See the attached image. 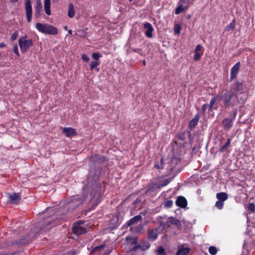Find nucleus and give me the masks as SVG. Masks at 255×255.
<instances>
[{
	"instance_id": "nucleus-1",
	"label": "nucleus",
	"mask_w": 255,
	"mask_h": 255,
	"mask_svg": "<svg viewBox=\"0 0 255 255\" xmlns=\"http://www.w3.org/2000/svg\"><path fill=\"white\" fill-rule=\"evenodd\" d=\"M247 98V95L241 96L235 95L230 90L229 91H223L222 95L219 96L220 100L223 102V105L225 107L230 106L242 107L246 103Z\"/></svg>"
},
{
	"instance_id": "nucleus-2",
	"label": "nucleus",
	"mask_w": 255,
	"mask_h": 255,
	"mask_svg": "<svg viewBox=\"0 0 255 255\" xmlns=\"http://www.w3.org/2000/svg\"><path fill=\"white\" fill-rule=\"evenodd\" d=\"M36 29L40 32L46 34L57 35L58 31L56 27L47 23L38 22L36 24Z\"/></svg>"
},
{
	"instance_id": "nucleus-3",
	"label": "nucleus",
	"mask_w": 255,
	"mask_h": 255,
	"mask_svg": "<svg viewBox=\"0 0 255 255\" xmlns=\"http://www.w3.org/2000/svg\"><path fill=\"white\" fill-rule=\"evenodd\" d=\"M85 222L83 220H79L74 222L73 227V233L77 236H80L86 234L89 230L87 225H85Z\"/></svg>"
},
{
	"instance_id": "nucleus-4",
	"label": "nucleus",
	"mask_w": 255,
	"mask_h": 255,
	"mask_svg": "<svg viewBox=\"0 0 255 255\" xmlns=\"http://www.w3.org/2000/svg\"><path fill=\"white\" fill-rule=\"evenodd\" d=\"M27 35L21 37L18 40V44L21 53H25L33 45L32 39H26Z\"/></svg>"
},
{
	"instance_id": "nucleus-5",
	"label": "nucleus",
	"mask_w": 255,
	"mask_h": 255,
	"mask_svg": "<svg viewBox=\"0 0 255 255\" xmlns=\"http://www.w3.org/2000/svg\"><path fill=\"white\" fill-rule=\"evenodd\" d=\"M230 90L232 91L235 95H239V96L247 95L245 92V86L244 84L238 81H235L232 85Z\"/></svg>"
},
{
	"instance_id": "nucleus-6",
	"label": "nucleus",
	"mask_w": 255,
	"mask_h": 255,
	"mask_svg": "<svg viewBox=\"0 0 255 255\" xmlns=\"http://www.w3.org/2000/svg\"><path fill=\"white\" fill-rule=\"evenodd\" d=\"M218 200L215 203V207L219 210H222L224 205V202L228 198V195L226 192H220L216 194Z\"/></svg>"
},
{
	"instance_id": "nucleus-7",
	"label": "nucleus",
	"mask_w": 255,
	"mask_h": 255,
	"mask_svg": "<svg viewBox=\"0 0 255 255\" xmlns=\"http://www.w3.org/2000/svg\"><path fill=\"white\" fill-rule=\"evenodd\" d=\"M150 247V243L146 241H142L140 244L133 246L130 248V251L132 252L135 251L137 250H140L141 251H145L148 250Z\"/></svg>"
},
{
	"instance_id": "nucleus-8",
	"label": "nucleus",
	"mask_w": 255,
	"mask_h": 255,
	"mask_svg": "<svg viewBox=\"0 0 255 255\" xmlns=\"http://www.w3.org/2000/svg\"><path fill=\"white\" fill-rule=\"evenodd\" d=\"M171 225H175L179 230L181 229L182 228V225L180 221L173 217L169 218L167 221L163 223V226L164 228H169Z\"/></svg>"
},
{
	"instance_id": "nucleus-9",
	"label": "nucleus",
	"mask_w": 255,
	"mask_h": 255,
	"mask_svg": "<svg viewBox=\"0 0 255 255\" xmlns=\"http://www.w3.org/2000/svg\"><path fill=\"white\" fill-rule=\"evenodd\" d=\"M25 8L27 20L28 22H30L31 20L32 13V6L30 0H25Z\"/></svg>"
},
{
	"instance_id": "nucleus-10",
	"label": "nucleus",
	"mask_w": 255,
	"mask_h": 255,
	"mask_svg": "<svg viewBox=\"0 0 255 255\" xmlns=\"http://www.w3.org/2000/svg\"><path fill=\"white\" fill-rule=\"evenodd\" d=\"M143 27L146 29L144 33L145 35L148 38H152L153 36L152 32L154 31L152 24L148 22H145L143 23Z\"/></svg>"
},
{
	"instance_id": "nucleus-11",
	"label": "nucleus",
	"mask_w": 255,
	"mask_h": 255,
	"mask_svg": "<svg viewBox=\"0 0 255 255\" xmlns=\"http://www.w3.org/2000/svg\"><path fill=\"white\" fill-rule=\"evenodd\" d=\"M240 68V62H238L235 64L231 69V76L230 82L232 81L237 75Z\"/></svg>"
},
{
	"instance_id": "nucleus-12",
	"label": "nucleus",
	"mask_w": 255,
	"mask_h": 255,
	"mask_svg": "<svg viewBox=\"0 0 255 255\" xmlns=\"http://www.w3.org/2000/svg\"><path fill=\"white\" fill-rule=\"evenodd\" d=\"M102 171V166L98 167L95 170L93 168L91 169L89 172V174L92 176L93 180H96L98 179L101 176Z\"/></svg>"
},
{
	"instance_id": "nucleus-13",
	"label": "nucleus",
	"mask_w": 255,
	"mask_h": 255,
	"mask_svg": "<svg viewBox=\"0 0 255 255\" xmlns=\"http://www.w3.org/2000/svg\"><path fill=\"white\" fill-rule=\"evenodd\" d=\"M237 112L236 111L234 113V118L232 119H229V118H226L222 121V124L225 130H229L233 126V121L234 119L235 118Z\"/></svg>"
},
{
	"instance_id": "nucleus-14",
	"label": "nucleus",
	"mask_w": 255,
	"mask_h": 255,
	"mask_svg": "<svg viewBox=\"0 0 255 255\" xmlns=\"http://www.w3.org/2000/svg\"><path fill=\"white\" fill-rule=\"evenodd\" d=\"M175 204L177 206L182 208H184L187 205V201L184 196H180L177 198Z\"/></svg>"
},
{
	"instance_id": "nucleus-15",
	"label": "nucleus",
	"mask_w": 255,
	"mask_h": 255,
	"mask_svg": "<svg viewBox=\"0 0 255 255\" xmlns=\"http://www.w3.org/2000/svg\"><path fill=\"white\" fill-rule=\"evenodd\" d=\"M8 201L11 204H17L19 202L21 197L18 193H13L8 194Z\"/></svg>"
},
{
	"instance_id": "nucleus-16",
	"label": "nucleus",
	"mask_w": 255,
	"mask_h": 255,
	"mask_svg": "<svg viewBox=\"0 0 255 255\" xmlns=\"http://www.w3.org/2000/svg\"><path fill=\"white\" fill-rule=\"evenodd\" d=\"M200 119V115L197 114L189 122L188 127L190 130H192L197 125Z\"/></svg>"
},
{
	"instance_id": "nucleus-17",
	"label": "nucleus",
	"mask_w": 255,
	"mask_h": 255,
	"mask_svg": "<svg viewBox=\"0 0 255 255\" xmlns=\"http://www.w3.org/2000/svg\"><path fill=\"white\" fill-rule=\"evenodd\" d=\"M62 132L66 137H68L77 134L76 130L72 128H64L63 129Z\"/></svg>"
},
{
	"instance_id": "nucleus-18",
	"label": "nucleus",
	"mask_w": 255,
	"mask_h": 255,
	"mask_svg": "<svg viewBox=\"0 0 255 255\" xmlns=\"http://www.w3.org/2000/svg\"><path fill=\"white\" fill-rule=\"evenodd\" d=\"M148 239L149 240L154 241L158 237V233L156 229L150 230L147 233Z\"/></svg>"
},
{
	"instance_id": "nucleus-19",
	"label": "nucleus",
	"mask_w": 255,
	"mask_h": 255,
	"mask_svg": "<svg viewBox=\"0 0 255 255\" xmlns=\"http://www.w3.org/2000/svg\"><path fill=\"white\" fill-rule=\"evenodd\" d=\"M190 249L188 247L184 248L183 246H181L179 248L176 255H188L190 252Z\"/></svg>"
},
{
	"instance_id": "nucleus-20",
	"label": "nucleus",
	"mask_w": 255,
	"mask_h": 255,
	"mask_svg": "<svg viewBox=\"0 0 255 255\" xmlns=\"http://www.w3.org/2000/svg\"><path fill=\"white\" fill-rule=\"evenodd\" d=\"M142 219V217L140 215H137L134 216L133 218H131L128 222L127 223L128 226H130L137 222L140 221Z\"/></svg>"
},
{
	"instance_id": "nucleus-21",
	"label": "nucleus",
	"mask_w": 255,
	"mask_h": 255,
	"mask_svg": "<svg viewBox=\"0 0 255 255\" xmlns=\"http://www.w3.org/2000/svg\"><path fill=\"white\" fill-rule=\"evenodd\" d=\"M188 8V5H182L178 3V6L175 9V13L177 15L179 14Z\"/></svg>"
},
{
	"instance_id": "nucleus-22",
	"label": "nucleus",
	"mask_w": 255,
	"mask_h": 255,
	"mask_svg": "<svg viewBox=\"0 0 255 255\" xmlns=\"http://www.w3.org/2000/svg\"><path fill=\"white\" fill-rule=\"evenodd\" d=\"M50 5H51V0H44V10H45V13L48 15H50L51 14Z\"/></svg>"
},
{
	"instance_id": "nucleus-23",
	"label": "nucleus",
	"mask_w": 255,
	"mask_h": 255,
	"mask_svg": "<svg viewBox=\"0 0 255 255\" xmlns=\"http://www.w3.org/2000/svg\"><path fill=\"white\" fill-rule=\"evenodd\" d=\"M126 240L130 245H136L138 243V238L137 237H127Z\"/></svg>"
},
{
	"instance_id": "nucleus-24",
	"label": "nucleus",
	"mask_w": 255,
	"mask_h": 255,
	"mask_svg": "<svg viewBox=\"0 0 255 255\" xmlns=\"http://www.w3.org/2000/svg\"><path fill=\"white\" fill-rule=\"evenodd\" d=\"M231 139L230 138H228L226 143L221 146L219 151L221 153H223L226 151L227 149L231 146Z\"/></svg>"
},
{
	"instance_id": "nucleus-25",
	"label": "nucleus",
	"mask_w": 255,
	"mask_h": 255,
	"mask_svg": "<svg viewBox=\"0 0 255 255\" xmlns=\"http://www.w3.org/2000/svg\"><path fill=\"white\" fill-rule=\"evenodd\" d=\"M106 159V157L104 156H100L96 154L94 156H91L90 160L91 162L95 160H99L101 163H103L105 161Z\"/></svg>"
},
{
	"instance_id": "nucleus-26",
	"label": "nucleus",
	"mask_w": 255,
	"mask_h": 255,
	"mask_svg": "<svg viewBox=\"0 0 255 255\" xmlns=\"http://www.w3.org/2000/svg\"><path fill=\"white\" fill-rule=\"evenodd\" d=\"M236 21L235 18H234L232 20L231 22L228 25L226 26L225 30L229 32L234 30L236 26Z\"/></svg>"
},
{
	"instance_id": "nucleus-27",
	"label": "nucleus",
	"mask_w": 255,
	"mask_h": 255,
	"mask_svg": "<svg viewBox=\"0 0 255 255\" xmlns=\"http://www.w3.org/2000/svg\"><path fill=\"white\" fill-rule=\"evenodd\" d=\"M75 14L74 6L72 3L69 4L68 15L70 18H73Z\"/></svg>"
},
{
	"instance_id": "nucleus-28",
	"label": "nucleus",
	"mask_w": 255,
	"mask_h": 255,
	"mask_svg": "<svg viewBox=\"0 0 255 255\" xmlns=\"http://www.w3.org/2000/svg\"><path fill=\"white\" fill-rule=\"evenodd\" d=\"M42 8V5L40 0L36 2V5L35 6V14L37 17L39 16L41 9Z\"/></svg>"
},
{
	"instance_id": "nucleus-29",
	"label": "nucleus",
	"mask_w": 255,
	"mask_h": 255,
	"mask_svg": "<svg viewBox=\"0 0 255 255\" xmlns=\"http://www.w3.org/2000/svg\"><path fill=\"white\" fill-rule=\"evenodd\" d=\"M100 64V62L98 61H92L90 63V67L91 70L95 69L97 72H99L100 69L97 66Z\"/></svg>"
},
{
	"instance_id": "nucleus-30",
	"label": "nucleus",
	"mask_w": 255,
	"mask_h": 255,
	"mask_svg": "<svg viewBox=\"0 0 255 255\" xmlns=\"http://www.w3.org/2000/svg\"><path fill=\"white\" fill-rule=\"evenodd\" d=\"M218 100H220L219 95H217L211 99L210 102L209 111H211L212 110L213 105Z\"/></svg>"
},
{
	"instance_id": "nucleus-31",
	"label": "nucleus",
	"mask_w": 255,
	"mask_h": 255,
	"mask_svg": "<svg viewBox=\"0 0 255 255\" xmlns=\"http://www.w3.org/2000/svg\"><path fill=\"white\" fill-rule=\"evenodd\" d=\"M156 253V255H166L165 249L162 246L158 247Z\"/></svg>"
},
{
	"instance_id": "nucleus-32",
	"label": "nucleus",
	"mask_w": 255,
	"mask_h": 255,
	"mask_svg": "<svg viewBox=\"0 0 255 255\" xmlns=\"http://www.w3.org/2000/svg\"><path fill=\"white\" fill-rule=\"evenodd\" d=\"M171 179H166L164 180H163L161 181L159 184L157 185V188H160L161 187H163L167 185L170 182Z\"/></svg>"
},
{
	"instance_id": "nucleus-33",
	"label": "nucleus",
	"mask_w": 255,
	"mask_h": 255,
	"mask_svg": "<svg viewBox=\"0 0 255 255\" xmlns=\"http://www.w3.org/2000/svg\"><path fill=\"white\" fill-rule=\"evenodd\" d=\"M195 54L194 55V60L195 61H198L200 59L203 53V50L202 51L201 53H200L199 52H194Z\"/></svg>"
},
{
	"instance_id": "nucleus-34",
	"label": "nucleus",
	"mask_w": 255,
	"mask_h": 255,
	"mask_svg": "<svg viewBox=\"0 0 255 255\" xmlns=\"http://www.w3.org/2000/svg\"><path fill=\"white\" fill-rule=\"evenodd\" d=\"M102 56V54L100 53L93 52L92 54V58L94 59L95 61H98L99 60V58Z\"/></svg>"
},
{
	"instance_id": "nucleus-35",
	"label": "nucleus",
	"mask_w": 255,
	"mask_h": 255,
	"mask_svg": "<svg viewBox=\"0 0 255 255\" xmlns=\"http://www.w3.org/2000/svg\"><path fill=\"white\" fill-rule=\"evenodd\" d=\"M186 133L185 131L180 132L177 135V137L179 139L184 141L186 139Z\"/></svg>"
},
{
	"instance_id": "nucleus-36",
	"label": "nucleus",
	"mask_w": 255,
	"mask_h": 255,
	"mask_svg": "<svg viewBox=\"0 0 255 255\" xmlns=\"http://www.w3.org/2000/svg\"><path fill=\"white\" fill-rule=\"evenodd\" d=\"M209 252L211 255H215L217 253V249L214 246H211L209 248Z\"/></svg>"
},
{
	"instance_id": "nucleus-37",
	"label": "nucleus",
	"mask_w": 255,
	"mask_h": 255,
	"mask_svg": "<svg viewBox=\"0 0 255 255\" xmlns=\"http://www.w3.org/2000/svg\"><path fill=\"white\" fill-rule=\"evenodd\" d=\"M174 31L176 34H179L181 32V27L180 24H176L174 26Z\"/></svg>"
},
{
	"instance_id": "nucleus-38",
	"label": "nucleus",
	"mask_w": 255,
	"mask_h": 255,
	"mask_svg": "<svg viewBox=\"0 0 255 255\" xmlns=\"http://www.w3.org/2000/svg\"><path fill=\"white\" fill-rule=\"evenodd\" d=\"M248 209L252 213H254L255 211V205L253 203H250L248 205Z\"/></svg>"
},
{
	"instance_id": "nucleus-39",
	"label": "nucleus",
	"mask_w": 255,
	"mask_h": 255,
	"mask_svg": "<svg viewBox=\"0 0 255 255\" xmlns=\"http://www.w3.org/2000/svg\"><path fill=\"white\" fill-rule=\"evenodd\" d=\"M158 169H162L163 168V159L161 158L160 163H157L154 165Z\"/></svg>"
},
{
	"instance_id": "nucleus-40",
	"label": "nucleus",
	"mask_w": 255,
	"mask_h": 255,
	"mask_svg": "<svg viewBox=\"0 0 255 255\" xmlns=\"http://www.w3.org/2000/svg\"><path fill=\"white\" fill-rule=\"evenodd\" d=\"M105 247V244H103V245H101L100 246H98L95 247L93 249V252L99 251L103 249Z\"/></svg>"
},
{
	"instance_id": "nucleus-41",
	"label": "nucleus",
	"mask_w": 255,
	"mask_h": 255,
	"mask_svg": "<svg viewBox=\"0 0 255 255\" xmlns=\"http://www.w3.org/2000/svg\"><path fill=\"white\" fill-rule=\"evenodd\" d=\"M173 206V201L171 200L167 201L164 204V207L167 208H170Z\"/></svg>"
},
{
	"instance_id": "nucleus-42",
	"label": "nucleus",
	"mask_w": 255,
	"mask_h": 255,
	"mask_svg": "<svg viewBox=\"0 0 255 255\" xmlns=\"http://www.w3.org/2000/svg\"><path fill=\"white\" fill-rule=\"evenodd\" d=\"M13 52L17 55V57L19 56V53L18 52V46L15 44L13 47Z\"/></svg>"
},
{
	"instance_id": "nucleus-43",
	"label": "nucleus",
	"mask_w": 255,
	"mask_h": 255,
	"mask_svg": "<svg viewBox=\"0 0 255 255\" xmlns=\"http://www.w3.org/2000/svg\"><path fill=\"white\" fill-rule=\"evenodd\" d=\"M180 161V159L177 157H172L171 159V162L172 163H175L176 164H178Z\"/></svg>"
},
{
	"instance_id": "nucleus-44",
	"label": "nucleus",
	"mask_w": 255,
	"mask_h": 255,
	"mask_svg": "<svg viewBox=\"0 0 255 255\" xmlns=\"http://www.w3.org/2000/svg\"><path fill=\"white\" fill-rule=\"evenodd\" d=\"M190 2V0H179L178 4L184 5H188Z\"/></svg>"
},
{
	"instance_id": "nucleus-45",
	"label": "nucleus",
	"mask_w": 255,
	"mask_h": 255,
	"mask_svg": "<svg viewBox=\"0 0 255 255\" xmlns=\"http://www.w3.org/2000/svg\"><path fill=\"white\" fill-rule=\"evenodd\" d=\"M81 59L85 62H88L89 61V58L85 54H83L82 55Z\"/></svg>"
},
{
	"instance_id": "nucleus-46",
	"label": "nucleus",
	"mask_w": 255,
	"mask_h": 255,
	"mask_svg": "<svg viewBox=\"0 0 255 255\" xmlns=\"http://www.w3.org/2000/svg\"><path fill=\"white\" fill-rule=\"evenodd\" d=\"M18 35V34L17 32H14V33H13L11 36V40H12V41L15 40L17 38Z\"/></svg>"
},
{
	"instance_id": "nucleus-47",
	"label": "nucleus",
	"mask_w": 255,
	"mask_h": 255,
	"mask_svg": "<svg viewBox=\"0 0 255 255\" xmlns=\"http://www.w3.org/2000/svg\"><path fill=\"white\" fill-rule=\"evenodd\" d=\"M208 105L207 104L203 105V106L202 107V113L203 115L205 114L206 109L208 108Z\"/></svg>"
},
{
	"instance_id": "nucleus-48",
	"label": "nucleus",
	"mask_w": 255,
	"mask_h": 255,
	"mask_svg": "<svg viewBox=\"0 0 255 255\" xmlns=\"http://www.w3.org/2000/svg\"><path fill=\"white\" fill-rule=\"evenodd\" d=\"M131 50L134 52L138 53L140 54L141 55H142L141 50L139 48H132Z\"/></svg>"
},
{
	"instance_id": "nucleus-49",
	"label": "nucleus",
	"mask_w": 255,
	"mask_h": 255,
	"mask_svg": "<svg viewBox=\"0 0 255 255\" xmlns=\"http://www.w3.org/2000/svg\"><path fill=\"white\" fill-rule=\"evenodd\" d=\"M142 229H143V225L141 224H140L135 228V231L136 232H139Z\"/></svg>"
},
{
	"instance_id": "nucleus-50",
	"label": "nucleus",
	"mask_w": 255,
	"mask_h": 255,
	"mask_svg": "<svg viewBox=\"0 0 255 255\" xmlns=\"http://www.w3.org/2000/svg\"><path fill=\"white\" fill-rule=\"evenodd\" d=\"M202 48V46L200 44H198L194 50V52H199V51L201 50Z\"/></svg>"
},
{
	"instance_id": "nucleus-51",
	"label": "nucleus",
	"mask_w": 255,
	"mask_h": 255,
	"mask_svg": "<svg viewBox=\"0 0 255 255\" xmlns=\"http://www.w3.org/2000/svg\"><path fill=\"white\" fill-rule=\"evenodd\" d=\"M5 44L3 43V42H1L0 43V48H3V47H5Z\"/></svg>"
},
{
	"instance_id": "nucleus-52",
	"label": "nucleus",
	"mask_w": 255,
	"mask_h": 255,
	"mask_svg": "<svg viewBox=\"0 0 255 255\" xmlns=\"http://www.w3.org/2000/svg\"><path fill=\"white\" fill-rule=\"evenodd\" d=\"M18 1V0H10V2L12 3H16Z\"/></svg>"
},
{
	"instance_id": "nucleus-53",
	"label": "nucleus",
	"mask_w": 255,
	"mask_h": 255,
	"mask_svg": "<svg viewBox=\"0 0 255 255\" xmlns=\"http://www.w3.org/2000/svg\"><path fill=\"white\" fill-rule=\"evenodd\" d=\"M187 133L188 134L189 137L190 138H191V131H187Z\"/></svg>"
},
{
	"instance_id": "nucleus-54",
	"label": "nucleus",
	"mask_w": 255,
	"mask_h": 255,
	"mask_svg": "<svg viewBox=\"0 0 255 255\" xmlns=\"http://www.w3.org/2000/svg\"><path fill=\"white\" fill-rule=\"evenodd\" d=\"M68 32L69 34H71L72 33V31L71 29H70L68 31Z\"/></svg>"
},
{
	"instance_id": "nucleus-55",
	"label": "nucleus",
	"mask_w": 255,
	"mask_h": 255,
	"mask_svg": "<svg viewBox=\"0 0 255 255\" xmlns=\"http://www.w3.org/2000/svg\"><path fill=\"white\" fill-rule=\"evenodd\" d=\"M47 222H48V223L47 224V225L50 224L51 223V221L50 219H49Z\"/></svg>"
},
{
	"instance_id": "nucleus-56",
	"label": "nucleus",
	"mask_w": 255,
	"mask_h": 255,
	"mask_svg": "<svg viewBox=\"0 0 255 255\" xmlns=\"http://www.w3.org/2000/svg\"><path fill=\"white\" fill-rule=\"evenodd\" d=\"M142 64H143V65H145V64H146V61H145V60H144L143 61V62H142Z\"/></svg>"
},
{
	"instance_id": "nucleus-57",
	"label": "nucleus",
	"mask_w": 255,
	"mask_h": 255,
	"mask_svg": "<svg viewBox=\"0 0 255 255\" xmlns=\"http://www.w3.org/2000/svg\"><path fill=\"white\" fill-rule=\"evenodd\" d=\"M138 203V199H136V200L134 201V203Z\"/></svg>"
},
{
	"instance_id": "nucleus-58",
	"label": "nucleus",
	"mask_w": 255,
	"mask_h": 255,
	"mask_svg": "<svg viewBox=\"0 0 255 255\" xmlns=\"http://www.w3.org/2000/svg\"><path fill=\"white\" fill-rule=\"evenodd\" d=\"M74 201H72L71 202L70 204H73L74 203Z\"/></svg>"
},
{
	"instance_id": "nucleus-59",
	"label": "nucleus",
	"mask_w": 255,
	"mask_h": 255,
	"mask_svg": "<svg viewBox=\"0 0 255 255\" xmlns=\"http://www.w3.org/2000/svg\"><path fill=\"white\" fill-rule=\"evenodd\" d=\"M64 28H65V29H67V26H65L64 27Z\"/></svg>"
}]
</instances>
